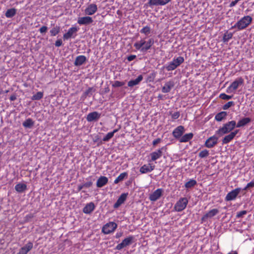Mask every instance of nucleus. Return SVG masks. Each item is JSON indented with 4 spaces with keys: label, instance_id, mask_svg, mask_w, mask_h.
<instances>
[{
    "label": "nucleus",
    "instance_id": "63",
    "mask_svg": "<svg viewBox=\"0 0 254 254\" xmlns=\"http://www.w3.org/2000/svg\"><path fill=\"white\" fill-rule=\"evenodd\" d=\"M121 128V126H119V128H116V129H115L113 131H112V132H114V134L117 132H118Z\"/></svg>",
    "mask_w": 254,
    "mask_h": 254
},
{
    "label": "nucleus",
    "instance_id": "22",
    "mask_svg": "<svg viewBox=\"0 0 254 254\" xmlns=\"http://www.w3.org/2000/svg\"><path fill=\"white\" fill-rule=\"evenodd\" d=\"M95 208V205L93 202L87 203L83 208L82 211L85 214H90Z\"/></svg>",
    "mask_w": 254,
    "mask_h": 254
},
{
    "label": "nucleus",
    "instance_id": "31",
    "mask_svg": "<svg viewBox=\"0 0 254 254\" xmlns=\"http://www.w3.org/2000/svg\"><path fill=\"white\" fill-rule=\"evenodd\" d=\"M17 12V9L15 8L8 9L5 13L6 17L10 18L14 16Z\"/></svg>",
    "mask_w": 254,
    "mask_h": 254
},
{
    "label": "nucleus",
    "instance_id": "4",
    "mask_svg": "<svg viewBox=\"0 0 254 254\" xmlns=\"http://www.w3.org/2000/svg\"><path fill=\"white\" fill-rule=\"evenodd\" d=\"M184 62V58L183 57L179 56L177 58H174L173 61L169 62L167 64L163 66L167 71H172L178 66H179Z\"/></svg>",
    "mask_w": 254,
    "mask_h": 254
},
{
    "label": "nucleus",
    "instance_id": "47",
    "mask_svg": "<svg viewBox=\"0 0 254 254\" xmlns=\"http://www.w3.org/2000/svg\"><path fill=\"white\" fill-rule=\"evenodd\" d=\"M233 97V95H228L225 93H221L219 95V98L223 100H228L229 99H232Z\"/></svg>",
    "mask_w": 254,
    "mask_h": 254
},
{
    "label": "nucleus",
    "instance_id": "11",
    "mask_svg": "<svg viewBox=\"0 0 254 254\" xmlns=\"http://www.w3.org/2000/svg\"><path fill=\"white\" fill-rule=\"evenodd\" d=\"M218 137L215 135L209 137L204 144L205 147L211 148L213 147L218 143Z\"/></svg>",
    "mask_w": 254,
    "mask_h": 254
},
{
    "label": "nucleus",
    "instance_id": "59",
    "mask_svg": "<svg viewBox=\"0 0 254 254\" xmlns=\"http://www.w3.org/2000/svg\"><path fill=\"white\" fill-rule=\"evenodd\" d=\"M239 132V130L238 129H236L235 130H234V131H232V132H230V133L231 134H233V136L234 137H235V136L236 135V134L238 133Z\"/></svg>",
    "mask_w": 254,
    "mask_h": 254
},
{
    "label": "nucleus",
    "instance_id": "10",
    "mask_svg": "<svg viewBox=\"0 0 254 254\" xmlns=\"http://www.w3.org/2000/svg\"><path fill=\"white\" fill-rule=\"evenodd\" d=\"M78 30L79 28L76 26H72V27L70 28L68 31L64 34V40H67L71 37L75 38V37L76 36V33L78 31Z\"/></svg>",
    "mask_w": 254,
    "mask_h": 254
},
{
    "label": "nucleus",
    "instance_id": "56",
    "mask_svg": "<svg viewBox=\"0 0 254 254\" xmlns=\"http://www.w3.org/2000/svg\"><path fill=\"white\" fill-rule=\"evenodd\" d=\"M171 0H160V5H164L170 2Z\"/></svg>",
    "mask_w": 254,
    "mask_h": 254
},
{
    "label": "nucleus",
    "instance_id": "3",
    "mask_svg": "<svg viewBox=\"0 0 254 254\" xmlns=\"http://www.w3.org/2000/svg\"><path fill=\"white\" fill-rule=\"evenodd\" d=\"M235 127H236V122L235 121H229L224 124L222 127H220L216 131V134L219 136H222L225 134L230 132Z\"/></svg>",
    "mask_w": 254,
    "mask_h": 254
},
{
    "label": "nucleus",
    "instance_id": "21",
    "mask_svg": "<svg viewBox=\"0 0 254 254\" xmlns=\"http://www.w3.org/2000/svg\"><path fill=\"white\" fill-rule=\"evenodd\" d=\"M155 165H152L151 164H144L140 168L139 172L141 174L150 173L155 169Z\"/></svg>",
    "mask_w": 254,
    "mask_h": 254
},
{
    "label": "nucleus",
    "instance_id": "18",
    "mask_svg": "<svg viewBox=\"0 0 254 254\" xmlns=\"http://www.w3.org/2000/svg\"><path fill=\"white\" fill-rule=\"evenodd\" d=\"M219 213L217 209H212L204 214L201 218L202 222H205L208 218H212Z\"/></svg>",
    "mask_w": 254,
    "mask_h": 254
},
{
    "label": "nucleus",
    "instance_id": "51",
    "mask_svg": "<svg viewBox=\"0 0 254 254\" xmlns=\"http://www.w3.org/2000/svg\"><path fill=\"white\" fill-rule=\"evenodd\" d=\"M34 217V215L33 214L30 213L25 216L24 217V220L25 222H29L31 220L32 218H33Z\"/></svg>",
    "mask_w": 254,
    "mask_h": 254
},
{
    "label": "nucleus",
    "instance_id": "27",
    "mask_svg": "<svg viewBox=\"0 0 254 254\" xmlns=\"http://www.w3.org/2000/svg\"><path fill=\"white\" fill-rule=\"evenodd\" d=\"M14 189L18 193L24 192L27 189V185L24 183H18L15 185Z\"/></svg>",
    "mask_w": 254,
    "mask_h": 254
},
{
    "label": "nucleus",
    "instance_id": "41",
    "mask_svg": "<svg viewBox=\"0 0 254 254\" xmlns=\"http://www.w3.org/2000/svg\"><path fill=\"white\" fill-rule=\"evenodd\" d=\"M160 0H149L147 5L150 6L160 5Z\"/></svg>",
    "mask_w": 254,
    "mask_h": 254
},
{
    "label": "nucleus",
    "instance_id": "25",
    "mask_svg": "<svg viewBox=\"0 0 254 254\" xmlns=\"http://www.w3.org/2000/svg\"><path fill=\"white\" fill-rule=\"evenodd\" d=\"M108 182V179L105 176H101L98 180L96 183V185L98 188H102L106 185Z\"/></svg>",
    "mask_w": 254,
    "mask_h": 254
},
{
    "label": "nucleus",
    "instance_id": "45",
    "mask_svg": "<svg viewBox=\"0 0 254 254\" xmlns=\"http://www.w3.org/2000/svg\"><path fill=\"white\" fill-rule=\"evenodd\" d=\"M125 84V82L116 80L112 84V86L115 88L119 87L124 86Z\"/></svg>",
    "mask_w": 254,
    "mask_h": 254
},
{
    "label": "nucleus",
    "instance_id": "17",
    "mask_svg": "<svg viewBox=\"0 0 254 254\" xmlns=\"http://www.w3.org/2000/svg\"><path fill=\"white\" fill-rule=\"evenodd\" d=\"M128 193H122L117 199L116 202L114 204V208L116 209L119 207L122 204H123L127 199Z\"/></svg>",
    "mask_w": 254,
    "mask_h": 254
},
{
    "label": "nucleus",
    "instance_id": "14",
    "mask_svg": "<svg viewBox=\"0 0 254 254\" xmlns=\"http://www.w3.org/2000/svg\"><path fill=\"white\" fill-rule=\"evenodd\" d=\"M166 146H163L157 150L156 151H154L150 153L151 161H154L160 158L163 154V151H166Z\"/></svg>",
    "mask_w": 254,
    "mask_h": 254
},
{
    "label": "nucleus",
    "instance_id": "32",
    "mask_svg": "<svg viewBox=\"0 0 254 254\" xmlns=\"http://www.w3.org/2000/svg\"><path fill=\"white\" fill-rule=\"evenodd\" d=\"M193 136V134L192 132L185 134L180 139V142H186L190 140Z\"/></svg>",
    "mask_w": 254,
    "mask_h": 254
},
{
    "label": "nucleus",
    "instance_id": "60",
    "mask_svg": "<svg viewBox=\"0 0 254 254\" xmlns=\"http://www.w3.org/2000/svg\"><path fill=\"white\" fill-rule=\"evenodd\" d=\"M123 232H119V233H117L116 234V236L115 237L116 238H120L122 235H123Z\"/></svg>",
    "mask_w": 254,
    "mask_h": 254
},
{
    "label": "nucleus",
    "instance_id": "40",
    "mask_svg": "<svg viewBox=\"0 0 254 254\" xmlns=\"http://www.w3.org/2000/svg\"><path fill=\"white\" fill-rule=\"evenodd\" d=\"M43 97V92L39 91L36 94L33 95L31 97L32 100H39L42 99Z\"/></svg>",
    "mask_w": 254,
    "mask_h": 254
},
{
    "label": "nucleus",
    "instance_id": "2",
    "mask_svg": "<svg viewBox=\"0 0 254 254\" xmlns=\"http://www.w3.org/2000/svg\"><path fill=\"white\" fill-rule=\"evenodd\" d=\"M253 18L249 15L245 16L238 21L230 29H237V31H241L246 29L252 22Z\"/></svg>",
    "mask_w": 254,
    "mask_h": 254
},
{
    "label": "nucleus",
    "instance_id": "12",
    "mask_svg": "<svg viewBox=\"0 0 254 254\" xmlns=\"http://www.w3.org/2000/svg\"><path fill=\"white\" fill-rule=\"evenodd\" d=\"M93 21V18L89 16L79 17L77 19V23L80 25H88Z\"/></svg>",
    "mask_w": 254,
    "mask_h": 254
},
{
    "label": "nucleus",
    "instance_id": "53",
    "mask_svg": "<svg viewBox=\"0 0 254 254\" xmlns=\"http://www.w3.org/2000/svg\"><path fill=\"white\" fill-rule=\"evenodd\" d=\"M62 44H63V42H62V39L57 40L55 43V46L57 47H59L61 46L62 45Z\"/></svg>",
    "mask_w": 254,
    "mask_h": 254
},
{
    "label": "nucleus",
    "instance_id": "64",
    "mask_svg": "<svg viewBox=\"0 0 254 254\" xmlns=\"http://www.w3.org/2000/svg\"><path fill=\"white\" fill-rule=\"evenodd\" d=\"M228 254H238V253L236 251H232L231 252L229 253Z\"/></svg>",
    "mask_w": 254,
    "mask_h": 254
},
{
    "label": "nucleus",
    "instance_id": "26",
    "mask_svg": "<svg viewBox=\"0 0 254 254\" xmlns=\"http://www.w3.org/2000/svg\"><path fill=\"white\" fill-rule=\"evenodd\" d=\"M143 79L142 75H139L138 77L134 80H131L128 82L127 85L128 87H133L135 85H138Z\"/></svg>",
    "mask_w": 254,
    "mask_h": 254
},
{
    "label": "nucleus",
    "instance_id": "48",
    "mask_svg": "<svg viewBox=\"0 0 254 254\" xmlns=\"http://www.w3.org/2000/svg\"><path fill=\"white\" fill-rule=\"evenodd\" d=\"M170 115H171V117L174 120H176L178 119L180 116V114L179 112H176L174 113L172 112H170Z\"/></svg>",
    "mask_w": 254,
    "mask_h": 254
},
{
    "label": "nucleus",
    "instance_id": "38",
    "mask_svg": "<svg viewBox=\"0 0 254 254\" xmlns=\"http://www.w3.org/2000/svg\"><path fill=\"white\" fill-rule=\"evenodd\" d=\"M233 134H231L230 133L229 134L226 135L223 139H222V144H227L229 143L231 140H232L234 139V137L233 136Z\"/></svg>",
    "mask_w": 254,
    "mask_h": 254
},
{
    "label": "nucleus",
    "instance_id": "46",
    "mask_svg": "<svg viewBox=\"0 0 254 254\" xmlns=\"http://www.w3.org/2000/svg\"><path fill=\"white\" fill-rule=\"evenodd\" d=\"M156 76V73L155 72H152L150 74H149L146 79L147 82H153L154 80V78Z\"/></svg>",
    "mask_w": 254,
    "mask_h": 254
},
{
    "label": "nucleus",
    "instance_id": "29",
    "mask_svg": "<svg viewBox=\"0 0 254 254\" xmlns=\"http://www.w3.org/2000/svg\"><path fill=\"white\" fill-rule=\"evenodd\" d=\"M34 121L31 118L27 119L22 123V126L25 128H31L34 125Z\"/></svg>",
    "mask_w": 254,
    "mask_h": 254
},
{
    "label": "nucleus",
    "instance_id": "28",
    "mask_svg": "<svg viewBox=\"0 0 254 254\" xmlns=\"http://www.w3.org/2000/svg\"><path fill=\"white\" fill-rule=\"evenodd\" d=\"M251 122V119L250 118H244L240 120L236 124L237 127H241L245 126Z\"/></svg>",
    "mask_w": 254,
    "mask_h": 254
},
{
    "label": "nucleus",
    "instance_id": "36",
    "mask_svg": "<svg viewBox=\"0 0 254 254\" xmlns=\"http://www.w3.org/2000/svg\"><path fill=\"white\" fill-rule=\"evenodd\" d=\"M233 33L230 32L228 33V31H226L223 35L222 41L224 43L228 42L232 38Z\"/></svg>",
    "mask_w": 254,
    "mask_h": 254
},
{
    "label": "nucleus",
    "instance_id": "62",
    "mask_svg": "<svg viewBox=\"0 0 254 254\" xmlns=\"http://www.w3.org/2000/svg\"><path fill=\"white\" fill-rule=\"evenodd\" d=\"M109 91H110V89H109V87H105V88L104 89V93H108Z\"/></svg>",
    "mask_w": 254,
    "mask_h": 254
},
{
    "label": "nucleus",
    "instance_id": "33",
    "mask_svg": "<svg viewBox=\"0 0 254 254\" xmlns=\"http://www.w3.org/2000/svg\"><path fill=\"white\" fill-rule=\"evenodd\" d=\"M61 31V27L60 26L56 25L54 26L50 31L51 36H55L58 34Z\"/></svg>",
    "mask_w": 254,
    "mask_h": 254
},
{
    "label": "nucleus",
    "instance_id": "58",
    "mask_svg": "<svg viewBox=\"0 0 254 254\" xmlns=\"http://www.w3.org/2000/svg\"><path fill=\"white\" fill-rule=\"evenodd\" d=\"M17 98V96L15 94H13L11 95L9 98V99L11 101H13L15 100Z\"/></svg>",
    "mask_w": 254,
    "mask_h": 254
},
{
    "label": "nucleus",
    "instance_id": "23",
    "mask_svg": "<svg viewBox=\"0 0 254 254\" xmlns=\"http://www.w3.org/2000/svg\"><path fill=\"white\" fill-rule=\"evenodd\" d=\"M87 58L85 56L80 55L77 56L74 62V65L79 66L86 63Z\"/></svg>",
    "mask_w": 254,
    "mask_h": 254
},
{
    "label": "nucleus",
    "instance_id": "54",
    "mask_svg": "<svg viewBox=\"0 0 254 254\" xmlns=\"http://www.w3.org/2000/svg\"><path fill=\"white\" fill-rule=\"evenodd\" d=\"M136 58V56L135 55H131L127 57V60L128 62H131L134 60Z\"/></svg>",
    "mask_w": 254,
    "mask_h": 254
},
{
    "label": "nucleus",
    "instance_id": "44",
    "mask_svg": "<svg viewBox=\"0 0 254 254\" xmlns=\"http://www.w3.org/2000/svg\"><path fill=\"white\" fill-rule=\"evenodd\" d=\"M235 103L233 101H229L228 103L224 105L222 107V109L224 110L228 109L230 107L234 106Z\"/></svg>",
    "mask_w": 254,
    "mask_h": 254
},
{
    "label": "nucleus",
    "instance_id": "7",
    "mask_svg": "<svg viewBox=\"0 0 254 254\" xmlns=\"http://www.w3.org/2000/svg\"><path fill=\"white\" fill-rule=\"evenodd\" d=\"M188 203L187 197H181L175 204L174 209L177 212H181L186 208Z\"/></svg>",
    "mask_w": 254,
    "mask_h": 254
},
{
    "label": "nucleus",
    "instance_id": "24",
    "mask_svg": "<svg viewBox=\"0 0 254 254\" xmlns=\"http://www.w3.org/2000/svg\"><path fill=\"white\" fill-rule=\"evenodd\" d=\"M174 85L175 84L173 81H169L167 82L165 84L164 86L162 88V92L164 93L170 92Z\"/></svg>",
    "mask_w": 254,
    "mask_h": 254
},
{
    "label": "nucleus",
    "instance_id": "5",
    "mask_svg": "<svg viewBox=\"0 0 254 254\" xmlns=\"http://www.w3.org/2000/svg\"><path fill=\"white\" fill-rule=\"evenodd\" d=\"M244 81L243 78L241 77L237 78L227 88L226 92L228 93H231L234 92L239 86L243 84Z\"/></svg>",
    "mask_w": 254,
    "mask_h": 254
},
{
    "label": "nucleus",
    "instance_id": "8",
    "mask_svg": "<svg viewBox=\"0 0 254 254\" xmlns=\"http://www.w3.org/2000/svg\"><path fill=\"white\" fill-rule=\"evenodd\" d=\"M117 228V224L114 222H110L102 227V232L105 234H109L114 232Z\"/></svg>",
    "mask_w": 254,
    "mask_h": 254
},
{
    "label": "nucleus",
    "instance_id": "16",
    "mask_svg": "<svg viewBox=\"0 0 254 254\" xmlns=\"http://www.w3.org/2000/svg\"><path fill=\"white\" fill-rule=\"evenodd\" d=\"M163 192L162 189H158L149 195V199L151 201H155L162 195Z\"/></svg>",
    "mask_w": 254,
    "mask_h": 254
},
{
    "label": "nucleus",
    "instance_id": "34",
    "mask_svg": "<svg viewBox=\"0 0 254 254\" xmlns=\"http://www.w3.org/2000/svg\"><path fill=\"white\" fill-rule=\"evenodd\" d=\"M128 174L127 172H124L121 173L114 181L115 184H118L119 182L123 181L125 178H127Z\"/></svg>",
    "mask_w": 254,
    "mask_h": 254
},
{
    "label": "nucleus",
    "instance_id": "19",
    "mask_svg": "<svg viewBox=\"0 0 254 254\" xmlns=\"http://www.w3.org/2000/svg\"><path fill=\"white\" fill-rule=\"evenodd\" d=\"M97 6L96 4L91 3L85 8V13L86 15H92L97 11Z\"/></svg>",
    "mask_w": 254,
    "mask_h": 254
},
{
    "label": "nucleus",
    "instance_id": "42",
    "mask_svg": "<svg viewBox=\"0 0 254 254\" xmlns=\"http://www.w3.org/2000/svg\"><path fill=\"white\" fill-rule=\"evenodd\" d=\"M209 154V153L208 150L204 149L199 153L198 156L201 158H203L207 157Z\"/></svg>",
    "mask_w": 254,
    "mask_h": 254
},
{
    "label": "nucleus",
    "instance_id": "49",
    "mask_svg": "<svg viewBox=\"0 0 254 254\" xmlns=\"http://www.w3.org/2000/svg\"><path fill=\"white\" fill-rule=\"evenodd\" d=\"M247 213V211L246 210H242L239 211L237 213L236 217L237 218H242L243 217L244 215H246Z\"/></svg>",
    "mask_w": 254,
    "mask_h": 254
},
{
    "label": "nucleus",
    "instance_id": "13",
    "mask_svg": "<svg viewBox=\"0 0 254 254\" xmlns=\"http://www.w3.org/2000/svg\"><path fill=\"white\" fill-rule=\"evenodd\" d=\"M101 117V114L96 111L89 113L86 118L88 122H97Z\"/></svg>",
    "mask_w": 254,
    "mask_h": 254
},
{
    "label": "nucleus",
    "instance_id": "6",
    "mask_svg": "<svg viewBox=\"0 0 254 254\" xmlns=\"http://www.w3.org/2000/svg\"><path fill=\"white\" fill-rule=\"evenodd\" d=\"M135 239V237L133 236H129L126 238L122 242L118 244L115 248L117 250H121L123 248L131 245Z\"/></svg>",
    "mask_w": 254,
    "mask_h": 254
},
{
    "label": "nucleus",
    "instance_id": "39",
    "mask_svg": "<svg viewBox=\"0 0 254 254\" xmlns=\"http://www.w3.org/2000/svg\"><path fill=\"white\" fill-rule=\"evenodd\" d=\"M151 29L148 26L143 27L140 31L141 33L144 34L146 36H148L151 33Z\"/></svg>",
    "mask_w": 254,
    "mask_h": 254
},
{
    "label": "nucleus",
    "instance_id": "30",
    "mask_svg": "<svg viewBox=\"0 0 254 254\" xmlns=\"http://www.w3.org/2000/svg\"><path fill=\"white\" fill-rule=\"evenodd\" d=\"M227 116V113L225 111H222L217 113L215 117V119L218 122H221L225 119Z\"/></svg>",
    "mask_w": 254,
    "mask_h": 254
},
{
    "label": "nucleus",
    "instance_id": "57",
    "mask_svg": "<svg viewBox=\"0 0 254 254\" xmlns=\"http://www.w3.org/2000/svg\"><path fill=\"white\" fill-rule=\"evenodd\" d=\"M247 185H248V187H249L250 188L254 187V179H253V180L251 182L247 184Z\"/></svg>",
    "mask_w": 254,
    "mask_h": 254
},
{
    "label": "nucleus",
    "instance_id": "35",
    "mask_svg": "<svg viewBox=\"0 0 254 254\" xmlns=\"http://www.w3.org/2000/svg\"><path fill=\"white\" fill-rule=\"evenodd\" d=\"M197 184L196 180L194 179H190L189 181L186 183L185 184V187L187 189H189L193 188Z\"/></svg>",
    "mask_w": 254,
    "mask_h": 254
},
{
    "label": "nucleus",
    "instance_id": "20",
    "mask_svg": "<svg viewBox=\"0 0 254 254\" xmlns=\"http://www.w3.org/2000/svg\"><path fill=\"white\" fill-rule=\"evenodd\" d=\"M33 244L32 242H29L24 246L21 248L17 254H27L30 251L32 250Z\"/></svg>",
    "mask_w": 254,
    "mask_h": 254
},
{
    "label": "nucleus",
    "instance_id": "50",
    "mask_svg": "<svg viewBox=\"0 0 254 254\" xmlns=\"http://www.w3.org/2000/svg\"><path fill=\"white\" fill-rule=\"evenodd\" d=\"M48 29V27L46 26H43L39 29V31L40 32L41 34L44 35L47 32Z\"/></svg>",
    "mask_w": 254,
    "mask_h": 254
},
{
    "label": "nucleus",
    "instance_id": "37",
    "mask_svg": "<svg viewBox=\"0 0 254 254\" xmlns=\"http://www.w3.org/2000/svg\"><path fill=\"white\" fill-rule=\"evenodd\" d=\"M95 90L93 87H89L86 91L83 93L81 98L85 99L87 96H90L92 95V92L95 91Z\"/></svg>",
    "mask_w": 254,
    "mask_h": 254
},
{
    "label": "nucleus",
    "instance_id": "1",
    "mask_svg": "<svg viewBox=\"0 0 254 254\" xmlns=\"http://www.w3.org/2000/svg\"><path fill=\"white\" fill-rule=\"evenodd\" d=\"M154 44V40L152 38H142L135 42L133 47L136 50L139 51L143 54H146L152 48Z\"/></svg>",
    "mask_w": 254,
    "mask_h": 254
},
{
    "label": "nucleus",
    "instance_id": "43",
    "mask_svg": "<svg viewBox=\"0 0 254 254\" xmlns=\"http://www.w3.org/2000/svg\"><path fill=\"white\" fill-rule=\"evenodd\" d=\"M114 132H108L103 138V141L107 142L109 141L114 136Z\"/></svg>",
    "mask_w": 254,
    "mask_h": 254
},
{
    "label": "nucleus",
    "instance_id": "52",
    "mask_svg": "<svg viewBox=\"0 0 254 254\" xmlns=\"http://www.w3.org/2000/svg\"><path fill=\"white\" fill-rule=\"evenodd\" d=\"M93 183L91 181H89L83 184V188H89L92 186Z\"/></svg>",
    "mask_w": 254,
    "mask_h": 254
},
{
    "label": "nucleus",
    "instance_id": "61",
    "mask_svg": "<svg viewBox=\"0 0 254 254\" xmlns=\"http://www.w3.org/2000/svg\"><path fill=\"white\" fill-rule=\"evenodd\" d=\"M83 188V184L82 185H79L78 186V187H77V191H80Z\"/></svg>",
    "mask_w": 254,
    "mask_h": 254
},
{
    "label": "nucleus",
    "instance_id": "55",
    "mask_svg": "<svg viewBox=\"0 0 254 254\" xmlns=\"http://www.w3.org/2000/svg\"><path fill=\"white\" fill-rule=\"evenodd\" d=\"M161 139L160 138H157L153 141L152 144L153 145V146H155L157 144L160 143L161 142Z\"/></svg>",
    "mask_w": 254,
    "mask_h": 254
},
{
    "label": "nucleus",
    "instance_id": "9",
    "mask_svg": "<svg viewBox=\"0 0 254 254\" xmlns=\"http://www.w3.org/2000/svg\"><path fill=\"white\" fill-rule=\"evenodd\" d=\"M241 190V188H237L228 192L225 198V201H228L235 200L240 192Z\"/></svg>",
    "mask_w": 254,
    "mask_h": 254
},
{
    "label": "nucleus",
    "instance_id": "15",
    "mask_svg": "<svg viewBox=\"0 0 254 254\" xmlns=\"http://www.w3.org/2000/svg\"><path fill=\"white\" fill-rule=\"evenodd\" d=\"M185 131V127L183 126H179L174 129L172 134L173 136L176 138H181Z\"/></svg>",
    "mask_w": 254,
    "mask_h": 254
}]
</instances>
